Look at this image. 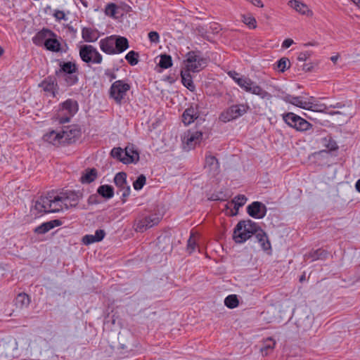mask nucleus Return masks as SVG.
<instances>
[{
  "mask_svg": "<svg viewBox=\"0 0 360 360\" xmlns=\"http://www.w3.org/2000/svg\"><path fill=\"white\" fill-rule=\"evenodd\" d=\"M44 140L54 146L64 145L61 130H52L44 135Z\"/></svg>",
  "mask_w": 360,
  "mask_h": 360,
  "instance_id": "nucleus-17",
  "label": "nucleus"
},
{
  "mask_svg": "<svg viewBox=\"0 0 360 360\" xmlns=\"http://www.w3.org/2000/svg\"><path fill=\"white\" fill-rule=\"evenodd\" d=\"M50 37H56V34L49 29L43 28L41 31L37 33V34L33 37L32 41L36 45L41 46L45 44L46 41Z\"/></svg>",
  "mask_w": 360,
  "mask_h": 360,
  "instance_id": "nucleus-20",
  "label": "nucleus"
},
{
  "mask_svg": "<svg viewBox=\"0 0 360 360\" xmlns=\"http://www.w3.org/2000/svg\"><path fill=\"white\" fill-rule=\"evenodd\" d=\"M148 38L151 43L158 44L160 41V35L155 31H152L148 33Z\"/></svg>",
  "mask_w": 360,
  "mask_h": 360,
  "instance_id": "nucleus-54",
  "label": "nucleus"
},
{
  "mask_svg": "<svg viewBox=\"0 0 360 360\" xmlns=\"http://www.w3.org/2000/svg\"><path fill=\"white\" fill-rule=\"evenodd\" d=\"M288 64H290V61L287 58H281L277 63V67L279 71L283 72L286 69L290 68V65L288 66Z\"/></svg>",
  "mask_w": 360,
  "mask_h": 360,
  "instance_id": "nucleus-51",
  "label": "nucleus"
},
{
  "mask_svg": "<svg viewBox=\"0 0 360 360\" xmlns=\"http://www.w3.org/2000/svg\"><path fill=\"white\" fill-rule=\"evenodd\" d=\"M186 57L184 69L190 72H199L207 66V60L195 51H189Z\"/></svg>",
  "mask_w": 360,
  "mask_h": 360,
  "instance_id": "nucleus-6",
  "label": "nucleus"
},
{
  "mask_svg": "<svg viewBox=\"0 0 360 360\" xmlns=\"http://www.w3.org/2000/svg\"><path fill=\"white\" fill-rule=\"evenodd\" d=\"M97 192L102 197L110 199L114 195V188L110 185H102L98 187Z\"/></svg>",
  "mask_w": 360,
  "mask_h": 360,
  "instance_id": "nucleus-36",
  "label": "nucleus"
},
{
  "mask_svg": "<svg viewBox=\"0 0 360 360\" xmlns=\"http://www.w3.org/2000/svg\"><path fill=\"white\" fill-rule=\"evenodd\" d=\"M79 56L82 60L85 63L100 64L103 60L102 56L97 49L91 45H84L81 46Z\"/></svg>",
  "mask_w": 360,
  "mask_h": 360,
  "instance_id": "nucleus-10",
  "label": "nucleus"
},
{
  "mask_svg": "<svg viewBox=\"0 0 360 360\" xmlns=\"http://www.w3.org/2000/svg\"><path fill=\"white\" fill-rule=\"evenodd\" d=\"M59 205L61 206V210L63 208L68 209L69 207L75 206L77 205L79 193L75 191H65L61 193L60 195H56Z\"/></svg>",
  "mask_w": 360,
  "mask_h": 360,
  "instance_id": "nucleus-11",
  "label": "nucleus"
},
{
  "mask_svg": "<svg viewBox=\"0 0 360 360\" xmlns=\"http://www.w3.org/2000/svg\"><path fill=\"white\" fill-rule=\"evenodd\" d=\"M117 6L120 11V15L122 16L124 15V13H128L132 11V8L125 3H121L120 5Z\"/></svg>",
  "mask_w": 360,
  "mask_h": 360,
  "instance_id": "nucleus-53",
  "label": "nucleus"
},
{
  "mask_svg": "<svg viewBox=\"0 0 360 360\" xmlns=\"http://www.w3.org/2000/svg\"><path fill=\"white\" fill-rule=\"evenodd\" d=\"M236 84L245 91L259 96L262 99L271 100L272 95L263 89L257 83L248 77L243 76V79H238Z\"/></svg>",
  "mask_w": 360,
  "mask_h": 360,
  "instance_id": "nucleus-5",
  "label": "nucleus"
},
{
  "mask_svg": "<svg viewBox=\"0 0 360 360\" xmlns=\"http://www.w3.org/2000/svg\"><path fill=\"white\" fill-rule=\"evenodd\" d=\"M79 105L77 101L68 98L60 104L57 113L59 123L69 122L70 119L77 112Z\"/></svg>",
  "mask_w": 360,
  "mask_h": 360,
  "instance_id": "nucleus-4",
  "label": "nucleus"
},
{
  "mask_svg": "<svg viewBox=\"0 0 360 360\" xmlns=\"http://www.w3.org/2000/svg\"><path fill=\"white\" fill-rule=\"evenodd\" d=\"M110 155L121 162V159L124 158V150L121 148H114L111 150Z\"/></svg>",
  "mask_w": 360,
  "mask_h": 360,
  "instance_id": "nucleus-52",
  "label": "nucleus"
},
{
  "mask_svg": "<svg viewBox=\"0 0 360 360\" xmlns=\"http://www.w3.org/2000/svg\"><path fill=\"white\" fill-rule=\"evenodd\" d=\"M41 341L42 338L41 337L35 338L33 340H31L29 342L28 347L27 348V353L30 352V354H32L33 350L35 352H41V347H39L38 342Z\"/></svg>",
  "mask_w": 360,
  "mask_h": 360,
  "instance_id": "nucleus-44",
  "label": "nucleus"
},
{
  "mask_svg": "<svg viewBox=\"0 0 360 360\" xmlns=\"http://www.w3.org/2000/svg\"><path fill=\"white\" fill-rule=\"evenodd\" d=\"M196 245V236L195 233H191L187 243V251L190 254L192 253L195 250Z\"/></svg>",
  "mask_w": 360,
  "mask_h": 360,
  "instance_id": "nucleus-47",
  "label": "nucleus"
},
{
  "mask_svg": "<svg viewBox=\"0 0 360 360\" xmlns=\"http://www.w3.org/2000/svg\"><path fill=\"white\" fill-rule=\"evenodd\" d=\"M247 201V198L245 195H236L231 202L232 205H234V211L231 210V216H235L238 214V209L240 207L243 206Z\"/></svg>",
  "mask_w": 360,
  "mask_h": 360,
  "instance_id": "nucleus-33",
  "label": "nucleus"
},
{
  "mask_svg": "<svg viewBox=\"0 0 360 360\" xmlns=\"http://www.w3.org/2000/svg\"><path fill=\"white\" fill-rule=\"evenodd\" d=\"M117 193V194H121L122 202V203H124L127 201V198L129 196L131 193L130 186L127 185L121 188L120 189H118Z\"/></svg>",
  "mask_w": 360,
  "mask_h": 360,
  "instance_id": "nucleus-48",
  "label": "nucleus"
},
{
  "mask_svg": "<svg viewBox=\"0 0 360 360\" xmlns=\"http://www.w3.org/2000/svg\"><path fill=\"white\" fill-rule=\"evenodd\" d=\"M105 13L108 16L117 18V14H120L118 6L114 3L107 4L105 8Z\"/></svg>",
  "mask_w": 360,
  "mask_h": 360,
  "instance_id": "nucleus-40",
  "label": "nucleus"
},
{
  "mask_svg": "<svg viewBox=\"0 0 360 360\" xmlns=\"http://www.w3.org/2000/svg\"><path fill=\"white\" fill-rule=\"evenodd\" d=\"M327 148H328L330 150H335L338 147L335 141L330 140L328 144L327 145Z\"/></svg>",
  "mask_w": 360,
  "mask_h": 360,
  "instance_id": "nucleus-60",
  "label": "nucleus"
},
{
  "mask_svg": "<svg viewBox=\"0 0 360 360\" xmlns=\"http://www.w3.org/2000/svg\"><path fill=\"white\" fill-rule=\"evenodd\" d=\"M114 183L118 189L127 186V174L124 172L116 174L114 178Z\"/></svg>",
  "mask_w": 360,
  "mask_h": 360,
  "instance_id": "nucleus-38",
  "label": "nucleus"
},
{
  "mask_svg": "<svg viewBox=\"0 0 360 360\" xmlns=\"http://www.w3.org/2000/svg\"><path fill=\"white\" fill-rule=\"evenodd\" d=\"M53 16L58 21L65 20V14L63 11L56 10L54 12Z\"/></svg>",
  "mask_w": 360,
  "mask_h": 360,
  "instance_id": "nucleus-56",
  "label": "nucleus"
},
{
  "mask_svg": "<svg viewBox=\"0 0 360 360\" xmlns=\"http://www.w3.org/2000/svg\"><path fill=\"white\" fill-rule=\"evenodd\" d=\"M58 201L60 200L53 193H49L46 196H40L33 202L30 212L34 217L46 213L58 212L61 211Z\"/></svg>",
  "mask_w": 360,
  "mask_h": 360,
  "instance_id": "nucleus-1",
  "label": "nucleus"
},
{
  "mask_svg": "<svg viewBox=\"0 0 360 360\" xmlns=\"http://www.w3.org/2000/svg\"><path fill=\"white\" fill-rule=\"evenodd\" d=\"M130 89V85L123 80H117L112 83L110 89V96L116 103L122 104L127 92Z\"/></svg>",
  "mask_w": 360,
  "mask_h": 360,
  "instance_id": "nucleus-9",
  "label": "nucleus"
},
{
  "mask_svg": "<svg viewBox=\"0 0 360 360\" xmlns=\"http://www.w3.org/2000/svg\"><path fill=\"white\" fill-rule=\"evenodd\" d=\"M229 75L233 79V81L236 83V81H238V79H243V77H238L239 74L238 72H236V71H230L229 72Z\"/></svg>",
  "mask_w": 360,
  "mask_h": 360,
  "instance_id": "nucleus-58",
  "label": "nucleus"
},
{
  "mask_svg": "<svg viewBox=\"0 0 360 360\" xmlns=\"http://www.w3.org/2000/svg\"><path fill=\"white\" fill-rule=\"evenodd\" d=\"M60 225H62V221L60 219H53L38 226L34 229V231L37 234H44L52 229Z\"/></svg>",
  "mask_w": 360,
  "mask_h": 360,
  "instance_id": "nucleus-22",
  "label": "nucleus"
},
{
  "mask_svg": "<svg viewBox=\"0 0 360 360\" xmlns=\"http://www.w3.org/2000/svg\"><path fill=\"white\" fill-rule=\"evenodd\" d=\"M39 86L49 95L53 97L56 96V94H57L58 84L54 78L50 77L46 78L40 83Z\"/></svg>",
  "mask_w": 360,
  "mask_h": 360,
  "instance_id": "nucleus-18",
  "label": "nucleus"
},
{
  "mask_svg": "<svg viewBox=\"0 0 360 360\" xmlns=\"http://www.w3.org/2000/svg\"><path fill=\"white\" fill-rule=\"evenodd\" d=\"M105 233L103 229H98L96 231L94 235H85L82 238V242L85 245H90L91 243L99 242L103 239Z\"/></svg>",
  "mask_w": 360,
  "mask_h": 360,
  "instance_id": "nucleus-28",
  "label": "nucleus"
},
{
  "mask_svg": "<svg viewBox=\"0 0 360 360\" xmlns=\"http://www.w3.org/2000/svg\"><path fill=\"white\" fill-rule=\"evenodd\" d=\"M68 86L75 85L78 82V72L66 74L60 76Z\"/></svg>",
  "mask_w": 360,
  "mask_h": 360,
  "instance_id": "nucleus-41",
  "label": "nucleus"
},
{
  "mask_svg": "<svg viewBox=\"0 0 360 360\" xmlns=\"http://www.w3.org/2000/svg\"><path fill=\"white\" fill-rule=\"evenodd\" d=\"M158 65L164 69L170 68L172 65V57L169 55L162 54Z\"/></svg>",
  "mask_w": 360,
  "mask_h": 360,
  "instance_id": "nucleus-43",
  "label": "nucleus"
},
{
  "mask_svg": "<svg viewBox=\"0 0 360 360\" xmlns=\"http://www.w3.org/2000/svg\"><path fill=\"white\" fill-rule=\"evenodd\" d=\"M255 238L260 244L262 249L264 251L271 249V243L267 234L262 229L255 234Z\"/></svg>",
  "mask_w": 360,
  "mask_h": 360,
  "instance_id": "nucleus-24",
  "label": "nucleus"
},
{
  "mask_svg": "<svg viewBox=\"0 0 360 360\" xmlns=\"http://www.w3.org/2000/svg\"><path fill=\"white\" fill-rule=\"evenodd\" d=\"M157 246L162 252H170L172 249L171 238L167 236H160L157 239Z\"/></svg>",
  "mask_w": 360,
  "mask_h": 360,
  "instance_id": "nucleus-29",
  "label": "nucleus"
},
{
  "mask_svg": "<svg viewBox=\"0 0 360 360\" xmlns=\"http://www.w3.org/2000/svg\"><path fill=\"white\" fill-rule=\"evenodd\" d=\"M115 54L122 53L129 47V42L126 37L114 35Z\"/></svg>",
  "mask_w": 360,
  "mask_h": 360,
  "instance_id": "nucleus-31",
  "label": "nucleus"
},
{
  "mask_svg": "<svg viewBox=\"0 0 360 360\" xmlns=\"http://www.w3.org/2000/svg\"><path fill=\"white\" fill-rule=\"evenodd\" d=\"M313 69V65L310 63H306V64H304L302 65V70L304 71V72H310Z\"/></svg>",
  "mask_w": 360,
  "mask_h": 360,
  "instance_id": "nucleus-63",
  "label": "nucleus"
},
{
  "mask_svg": "<svg viewBox=\"0 0 360 360\" xmlns=\"http://www.w3.org/2000/svg\"><path fill=\"white\" fill-rule=\"evenodd\" d=\"M288 6L295 9L297 13L311 17L313 12L310 10L308 6L298 0H290L288 3Z\"/></svg>",
  "mask_w": 360,
  "mask_h": 360,
  "instance_id": "nucleus-21",
  "label": "nucleus"
},
{
  "mask_svg": "<svg viewBox=\"0 0 360 360\" xmlns=\"http://www.w3.org/2000/svg\"><path fill=\"white\" fill-rule=\"evenodd\" d=\"M181 77L183 84L190 91H194L195 86L193 82L191 72L185 69L181 70Z\"/></svg>",
  "mask_w": 360,
  "mask_h": 360,
  "instance_id": "nucleus-34",
  "label": "nucleus"
},
{
  "mask_svg": "<svg viewBox=\"0 0 360 360\" xmlns=\"http://www.w3.org/2000/svg\"><path fill=\"white\" fill-rule=\"evenodd\" d=\"M282 117L286 124L299 131H305L312 127L311 123L293 112L283 113Z\"/></svg>",
  "mask_w": 360,
  "mask_h": 360,
  "instance_id": "nucleus-7",
  "label": "nucleus"
},
{
  "mask_svg": "<svg viewBox=\"0 0 360 360\" xmlns=\"http://www.w3.org/2000/svg\"><path fill=\"white\" fill-rule=\"evenodd\" d=\"M125 59L131 65H136L139 63V53L134 51H130L125 56Z\"/></svg>",
  "mask_w": 360,
  "mask_h": 360,
  "instance_id": "nucleus-45",
  "label": "nucleus"
},
{
  "mask_svg": "<svg viewBox=\"0 0 360 360\" xmlns=\"http://www.w3.org/2000/svg\"><path fill=\"white\" fill-rule=\"evenodd\" d=\"M266 207L261 202L255 201L247 207V212L256 219H262L266 214Z\"/></svg>",
  "mask_w": 360,
  "mask_h": 360,
  "instance_id": "nucleus-13",
  "label": "nucleus"
},
{
  "mask_svg": "<svg viewBox=\"0 0 360 360\" xmlns=\"http://www.w3.org/2000/svg\"><path fill=\"white\" fill-rule=\"evenodd\" d=\"M146 177L143 174H141L138 176L136 181L133 183L134 188L136 191H139L142 189L143 186L146 184Z\"/></svg>",
  "mask_w": 360,
  "mask_h": 360,
  "instance_id": "nucleus-46",
  "label": "nucleus"
},
{
  "mask_svg": "<svg viewBox=\"0 0 360 360\" xmlns=\"http://www.w3.org/2000/svg\"><path fill=\"white\" fill-rule=\"evenodd\" d=\"M202 132L201 131L188 130L184 133L183 141L189 148H194L200 143L202 139Z\"/></svg>",
  "mask_w": 360,
  "mask_h": 360,
  "instance_id": "nucleus-14",
  "label": "nucleus"
},
{
  "mask_svg": "<svg viewBox=\"0 0 360 360\" xmlns=\"http://www.w3.org/2000/svg\"><path fill=\"white\" fill-rule=\"evenodd\" d=\"M311 98L309 99V101H304L302 98L301 101H300V103L299 108L304 109V110H310L309 106L311 105Z\"/></svg>",
  "mask_w": 360,
  "mask_h": 360,
  "instance_id": "nucleus-55",
  "label": "nucleus"
},
{
  "mask_svg": "<svg viewBox=\"0 0 360 360\" xmlns=\"http://www.w3.org/2000/svg\"><path fill=\"white\" fill-rule=\"evenodd\" d=\"M258 224L250 219L240 221L236 226L233 238L237 243H242L260 230Z\"/></svg>",
  "mask_w": 360,
  "mask_h": 360,
  "instance_id": "nucleus-2",
  "label": "nucleus"
},
{
  "mask_svg": "<svg viewBox=\"0 0 360 360\" xmlns=\"http://www.w3.org/2000/svg\"><path fill=\"white\" fill-rule=\"evenodd\" d=\"M310 56H311V53L309 51L301 52L299 54L297 59L300 61H305L307 60V58H309L310 57Z\"/></svg>",
  "mask_w": 360,
  "mask_h": 360,
  "instance_id": "nucleus-57",
  "label": "nucleus"
},
{
  "mask_svg": "<svg viewBox=\"0 0 360 360\" xmlns=\"http://www.w3.org/2000/svg\"><path fill=\"white\" fill-rule=\"evenodd\" d=\"M22 296V293L20 292L18 294L17 300L20 303V307H16V311L17 312H20L21 307L22 305V300H19V298Z\"/></svg>",
  "mask_w": 360,
  "mask_h": 360,
  "instance_id": "nucleus-64",
  "label": "nucleus"
},
{
  "mask_svg": "<svg viewBox=\"0 0 360 360\" xmlns=\"http://www.w3.org/2000/svg\"><path fill=\"white\" fill-rule=\"evenodd\" d=\"M64 144H70L75 141V139L80 135V130L75 126L66 127L61 130Z\"/></svg>",
  "mask_w": 360,
  "mask_h": 360,
  "instance_id": "nucleus-15",
  "label": "nucleus"
},
{
  "mask_svg": "<svg viewBox=\"0 0 360 360\" xmlns=\"http://www.w3.org/2000/svg\"><path fill=\"white\" fill-rule=\"evenodd\" d=\"M44 46L49 51L58 52L60 51V43L56 37H50L45 42Z\"/></svg>",
  "mask_w": 360,
  "mask_h": 360,
  "instance_id": "nucleus-35",
  "label": "nucleus"
},
{
  "mask_svg": "<svg viewBox=\"0 0 360 360\" xmlns=\"http://www.w3.org/2000/svg\"><path fill=\"white\" fill-rule=\"evenodd\" d=\"M239 301L236 295H230L224 300V304L229 309H234L238 306Z\"/></svg>",
  "mask_w": 360,
  "mask_h": 360,
  "instance_id": "nucleus-42",
  "label": "nucleus"
},
{
  "mask_svg": "<svg viewBox=\"0 0 360 360\" xmlns=\"http://www.w3.org/2000/svg\"><path fill=\"white\" fill-rule=\"evenodd\" d=\"M205 167L208 169L209 172L217 173L219 169V163L215 156L210 153L205 156Z\"/></svg>",
  "mask_w": 360,
  "mask_h": 360,
  "instance_id": "nucleus-30",
  "label": "nucleus"
},
{
  "mask_svg": "<svg viewBox=\"0 0 360 360\" xmlns=\"http://www.w3.org/2000/svg\"><path fill=\"white\" fill-rule=\"evenodd\" d=\"M162 218V214L157 212L151 214L139 213L134 220V229L136 232L143 233L148 229L158 225Z\"/></svg>",
  "mask_w": 360,
  "mask_h": 360,
  "instance_id": "nucleus-3",
  "label": "nucleus"
},
{
  "mask_svg": "<svg viewBox=\"0 0 360 360\" xmlns=\"http://www.w3.org/2000/svg\"><path fill=\"white\" fill-rule=\"evenodd\" d=\"M115 37L114 35H111L110 37H107L104 39H102L100 42V49L101 51L107 54L113 55L115 54V42L114 41Z\"/></svg>",
  "mask_w": 360,
  "mask_h": 360,
  "instance_id": "nucleus-19",
  "label": "nucleus"
},
{
  "mask_svg": "<svg viewBox=\"0 0 360 360\" xmlns=\"http://www.w3.org/2000/svg\"><path fill=\"white\" fill-rule=\"evenodd\" d=\"M98 176L97 169L95 168H87L84 170L81 176L80 181L82 184H90Z\"/></svg>",
  "mask_w": 360,
  "mask_h": 360,
  "instance_id": "nucleus-32",
  "label": "nucleus"
},
{
  "mask_svg": "<svg viewBox=\"0 0 360 360\" xmlns=\"http://www.w3.org/2000/svg\"><path fill=\"white\" fill-rule=\"evenodd\" d=\"M118 349L122 352H129L132 351L134 347L133 335L129 333H119L118 334Z\"/></svg>",
  "mask_w": 360,
  "mask_h": 360,
  "instance_id": "nucleus-12",
  "label": "nucleus"
},
{
  "mask_svg": "<svg viewBox=\"0 0 360 360\" xmlns=\"http://www.w3.org/2000/svg\"><path fill=\"white\" fill-rule=\"evenodd\" d=\"M198 117V110L193 107H190L184 110L182 115V122L187 126L194 122Z\"/></svg>",
  "mask_w": 360,
  "mask_h": 360,
  "instance_id": "nucleus-25",
  "label": "nucleus"
},
{
  "mask_svg": "<svg viewBox=\"0 0 360 360\" xmlns=\"http://www.w3.org/2000/svg\"><path fill=\"white\" fill-rule=\"evenodd\" d=\"M249 108V105L246 104L233 105L222 112L219 119L223 122L236 120L246 113Z\"/></svg>",
  "mask_w": 360,
  "mask_h": 360,
  "instance_id": "nucleus-8",
  "label": "nucleus"
},
{
  "mask_svg": "<svg viewBox=\"0 0 360 360\" xmlns=\"http://www.w3.org/2000/svg\"><path fill=\"white\" fill-rule=\"evenodd\" d=\"M251 4H252L254 6L262 8L264 6V4L261 0H248Z\"/></svg>",
  "mask_w": 360,
  "mask_h": 360,
  "instance_id": "nucleus-62",
  "label": "nucleus"
},
{
  "mask_svg": "<svg viewBox=\"0 0 360 360\" xmlns=\"http://www.w3.org/2000/svg\"><path fill=\"white\" fill-rule=\"evenodd\" d=\"M294 43L293 40L291 39H286L283 41L282 44V47L285 49L289 48Z\"/></svg>",
  "mask_w": 360,
  "mask_h": 360,
  "instance_id": "nucleus-59",
  "label": "nucleus"
},
{
  "mask_svg": "<svg viewBox=\"0 0 360 360\" xmlns=\"http://www.w3.org/2000/svg\"><path fill=\"white\" fill-rule=\"evenodd\" d=\"M302 99V97L300 96H292L291 95H286L284 98H283V100L287 102V103H289L292 105H294L297 107L299 108V105H300V101Z\"/></svg>",
  "mask_w": 360,
  "mask_h": 360,
  "instance_id": "nucleus-49",
  "label": "nucleus"
},
{
  "mask_svg": "<svg viewBox=\"0 0 360 360\" xmlns=\"http://www.w3.org/2000/svg\"><path fill=\"white\" fill-rule=\"evenodd\" d=\"M276 341L271 338H268L264 341L263 346L261 347L260 351L262 355L266 356L271 352L275 347Z\"/></svg>",
  "mask_w": 360,
  "mask_h": 360,
  "instance_id": "nucleus-37",
  "label": "nucleus"
},
{
  "mask_svg": "<svg viewBox=\"0 0 360 360\" xmlns=\"http://www.w3.org/2000/svg\"><path fill=\"white\" fill-rule=\"evenodd\" d=\"M329 255V252L322 248L311 250L304 255V259H311V261L325 260Z\"/></svg>",
  "mask_w": 360,
  "mask_h": 360,
  "instance_id": "nucleus-26",
  "label": "nucleus"
},
{
  "mask_svg": "<svg viewBox=\"0 0 360 360\" xmlns=\"http://www.w3.org/2000/svg\"><path fill=\"white\" fill-rule=\"evenodd\" d=\"M139 160V154L134 146H127L124 150V158L121 159V162L124 164H130L136 163Z\"/></svg>",
  "mask_w": 360,
  "mask_h": 360,
  "instance_id": "nucleus-16",
  "label": "nucleus"
},
{
  "mask_svg": "<svg viewBox=\"0 0 360 360\" xmlns=\"http://www.w3.org/2000/svg\"><path fill=\"white\" fill-rule=\"evenodd\" d=\"M243 22L250 28L255 29L257 27V21L255 18L251 15H243Z\"/></svg>",
  "mask_w": 360,
  "mask_h": 360,
  "instance_id": "nucleus-50",
  "label": "nucleus"
},
{
  "mask_svg": "<svg viewBox=\"0 0 360 360\" xmlns=\"http://www.w3.org/2000/svg\"><path fill=\"white\" fill-rule=\"evenodd\" d=\"M82 39L86 42H94L100 37L99 32L96 29L84 27L82 30Z\"/></svg>",
  "mask_w": 360,
  "mask_h": 360,
  "instance_id": "nucleus-27",
  "label": "nucleus"
},
{
  "mask_svg": "<svg viewBox=\"0 0 360 360\" xmlns=\"http://www.w3.org/2000/svg\"><path fill=\"white\" fill-rule=\"evenodd\" d=\"M311 104L309 106L311 111L316 112H324L327 110L328 107L326 104L317 101L314 97H311Z\"/></svg>",
  "mask_w": 360,
  "mask_h": 360,
  "instance_id": "nucleus-39",
  "label": "nucleus"
},
{
  "mask_svg": "<svg viewBox=\"0 0 360 360\" xmlns=\"http://www.w3.org/2000/svg\"><path fill=\"white\" fill-rule=\"evenodd\" d=\"M105 75L110 78V82L116 79V75L114 72H112L110 70H106L105 72Z\"/></svg>",
  "mask_w": 360,
  "mask_h": 360,
  "instance_id": "nucleus-61",
  "label": "nucleus"
},
{
  "mask_svg": "<svg viewBox=\"0 0 360 360\" xmlns=\"http://www.w3.org/2000/svg\"><path fill=\"white\" fill-rule=\"evenodd\" d=\"M60 69L56 71V74L59 77L63 75L78 72V68L75 63L68 62H60Z\"/></svg>",
  "mask_w": 360,
  "mask_h": 360,
  "instance_id": "nucleus-23",
  "label": "nucleus"
}]
</instances>
